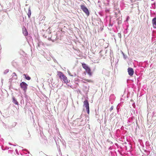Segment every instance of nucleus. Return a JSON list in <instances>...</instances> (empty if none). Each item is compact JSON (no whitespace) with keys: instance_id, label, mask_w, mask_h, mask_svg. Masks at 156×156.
Segmentation results:
<instances>
[{"instance_id":"nucleus-1","label":"nucleus","mask_w":156,"mask_h":156,"mask_svg":"<svg viewBox=\"0 0 156 156\" xmlns=\"http://www.w3.org/2000/svg\"><path fill=\"white\" fill-rule=\"evenodd\" d=\"M57 75L61 80L64 81L66 84L70 81V80L68 79L67 78L62 72L58 71Z\"/></svg>"},{"instance_id":"nucleus-2","label":"nucleus","mask_w":156,"mask_h":156,"mask_svg":"<svg viewBox=\"0 0 156 156\" xmlns=\"http://www.w3.org/2000/svg\"><path fill=\"white\" fill-rule=\"evenodd\" d=\"M82 65L83 68L85 69L88 74L89 76H91L92 75V72L90 68L85 63H82Z\"/></svg>"},{"instance_id":"nucleus-3","label":"nucleus","mask_w":156,"mask_h":156,"mask_svg":"<svg viewBox=\"0 0 156 156\" xmlns=\"http://www.w3.org/2000/svg\"><path fill=\"white\" fill-rule=\"evenodd\" d=\"M80 8L87 16H89L90 13L89 10L84 5H81L80 6Z\"/></svg>"},{"instance_id":"nucleus-4","label":"nucleus","mask_w":156,"mask_h":156,"mask_svg":"<svg viewBox=\"0 0 156 156\" xmlns=\"http://www.w3.org/2000/svg\"><path fill=\"white\" fill-rule=\"evenodd\" d=\"M20 85L21 88L24 91L26 92L27 89V84L25 82H23L20 83Z\"/></svg>"},{"instance_id":"nucleus-5","label":"nucleus","mask_w":156,"mask_h":156,"mask_svg":"<svg viewBox=\"0 0 156 156\" xmlns=\"http://www.w3.org/2000/svg\"><path fill=\"white\" fill-rule=\"evenodd\" d=\"M128 72L129 75L130 76H132L134 74L133 70L132 68L131 67H129L128 69Z\"/></svg>"},{"instance_id":"nucleus-6","label":"nucleus","mask_w":156,"mask_h":156,"mask_svg":"<svg viewBox=\"0 0 156 156\" xmlns=\"http://www.w3.org/2000/svg\"><path fill=\"white\" fill-rule=\"evenodd\" d=\"M152 23L153 27L156 28V17L154 18L152 20Z\"/></svg>"},{"instance_id":"nucleus-7","label":"nucleus","mask_w":156,"mask_h":156,"mask_svg":"<svg viewBox=\"0 0 156 156\" xmlns=\"http://www.w3.org/2000/svg\"><path fill=\"white\" fill-rule=\"evenodd\" d=\"M83 106L86 108L89 107V104L87 100H85L83 102Z\"/></svg>"},{"instance_id":"nucleus-8","label":"nucleus","mask_w":156,"mask_h":156,"mask_svg":"<svg viewBox=\"0 0 156 156\" xmlns=\"http://www.w3.org/2000/svg\"><path fill=\"white\" fill-rule=\"evenodd\" d=\"M23 33L25 36H27L28 35V33L27 30L25 28L24 29H23Z\"/></svg>"},{"instance_id":"nucleus-9","label":"nucleus","mask_w":156,"mask_h":156,"mask_svg":"<svg viewBox=\"0 0 156 156\" xmlns=\"http://www.w3.org/2000/svg\"><path fill=\"white\" fill-rule=\"evenodd\" d=\"M12 100H13V102L16 105H18V102L16 101V99L14 97H13L12 98Z\"/></svg>"},{"instance_id":"nucleus-10","label":"nucleus","mask_w":156,"mask_h":156,"mask_svg":"<svg viewBox=\"0 0 156 156\" xmlns=\"http://www.w3.org/2000/svg\"><path fill=\"white\" fill-rule=\"evenodd\" d=\"M23 76H25V79L28 80H30L31 79V78L29 76H27V75L25 74H24Z\"/></svg>"},{"instance_id":"nucleus-11","label":"nucleus","mask_w":156,"mask_h":156,"mask_svg":"<svg viewBox=\"0 0 156 156\" xmlns=\"http://www.w3.org/2000/svg\"><path fill=\"white\" fill-rule=\"evenodd\" d=\"M84 80L88 82H89V83H93V81L91 80H89V79H84Z\"/></svg>"},{"instance_id":"nucleus-12","label":"nucleus","mask_w":156,"mask_h":156,"mask_svg":"<svg viewBox=\"0 0 156 156\" xmlns=\"http://www.w3.org/2000/svg\"><path fill=\"white\" fill-rule=\"evenodd\" d=\"M27 15H28V16L29 18L30 17V15H31V13H30V10H29L28 13L27 14Z\"/></svg>"},{"instance_id":"nucleus-13","label":"nucleus","mask_w":156,"mask_h":156,"mask_svg":"<svg viewBox=\"0 0 156 156\" xmlns=\"http://www.w3.org/2000/svg\"><path fill=\"white\" fill-rule=\"evenodd\" d=\"M113 107L112 106L110 109V111H112L113 109Z\"/></svg>"},{"instance_id":"nucleus-14","label":"nucleus","mask_w":156,"mask_h":156,"mask_svg":"<svg viewBox=\"0 0 156 156\" xmlns=\"http://www.w3.org/2000/svg\"><path fill=\"white\" fill-rule=\"evenodd\" d=\"M87 111L89 110V107H88L86 108Z\"/></svg>"},{"instance_id":"nucleus-15","label":"nucleus","mask_w":156,"mask_h":156,"mask_svg":"<svg viewBox=\"0 0 156 156\" xmlns=\"http://www.w3.org/2000/svg\"><path fill=\"white\" fill-rule=\"evenodd\" d=\"M13 74L14 75L16 76V74L15 73H13Z\"/></svg>"},{"instance_id":"nucleus-16","label":"nucleus","mask_w":156,"mask_h":156,"mask_svg":"<svg viewBox=\"0 0 156 156\" xmlns=\"http://www.w3.org/2000/svg\"><path fill=\"white\" fill-rule=\"evenodd\" d=\"M87 112L88 114H89V110L87 111Z\"/></svg>"}]
</instances>
